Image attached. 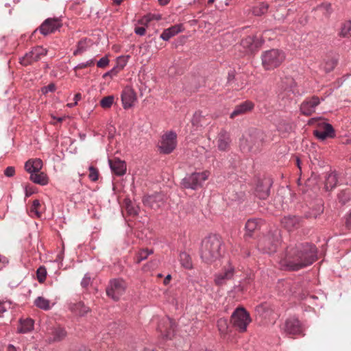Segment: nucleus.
<instances>
[{
	"label": "nucleus",
	"mask_w": 351,
	"mask_h": 351,
	"mask_svg": "<svg viewBox=\"0 0 351 351\" xmlns=\"http://www.w3.org/2000/svg\"><path fill=\"white\" fill-rule=\"evenodd\" d=\"M269 5L267 3H261L258 6L253 8V14L256 16H261L267 12Z\"/></svg>",
	"instance_id": "obj_37"
},
{
	"label": "nucleus",
	"mask_w": 351,
	"mask_h": 351,
	"mask_svg": "<svg viewBox=\"0 0 351 351\" xmlns=\"http://www.w3.org/2000/svg\"><path fill=\"white\" fill-rule=\"evenodd\" d=\"M263 138V133L261 131L254 130L241 143V146L243 147V149L246 148L248 151L256 152L261 146Z\"/></svg>",
	"instance_id": "obj_9"
},
{
	"label": "nucleus",
	"mask_w": 351,
	"mask_h": 351,
	"mask_svg": "<svg viewBox=\"0 0 351 351\" xmlns=\"http://www.w3.org/2000/svg\"><path fill=\"white\" fill-rule=\"evenodd\" d=\"M295 82L292 77H287L281 80L280 88L287 93L293 92Z\"/></svg>",
	"instance_id": "obj_31"
},
{
	"label": "nucleus",
	"mask_w": 351,
	"mask_h": 351,
	"mask_svg": "<svg viewBox=\"0 0 351 351\" xmlns=\"http://www.w3.org/2000/svg\"><path fill=\"white\" fill-rule=\"evenodd\" d=\"M218 330L222 336H225L228 333L229 325L227 319L221 318L217 321Z\"/></svg>",
	"instance_id": "obj_32"
},
{
	"label": "nucleus",
	"mask_w": 351,
	"mask_h": 351,
	"mask_svg": "<svg viewBox=\"0 0 351 351\" xmlns=\"http://www.w3.org/2000/svg\"><path fill=\"white\" fill-rule=\"evenodd\" d=\"M335 66V62L334 61H330V66L329 67H325V69L327 71H331Z\"/></svg>",
	"instance_id": "obj_62"
},
{
	"label": "nucleus",
	"mask_w": 351,
	"mask_h": 351,
	"mask_svg": "<svg viewBox=\"0 0 351 351\" xmlns=\"http://www.w3.org/2000/svg\"><path fill=\"white\" fill-rule=\"evenodd\" d=\"M35 305L43 310H49L50 308V302L43 297H38L34 301Z\"/></svg>",
	"instance_id": "obj_35"
},
{
	"label": "nucleus",
	"mask_w": 351,
	"mask_h": 351,
	"mask_svg": "<svg viewBox=\"0 0 351 351\" xmlns=\"http://www.w3.org/2000/svg\"><path fill=\"white\" fill-rule=\"evenodd\" d=\"M95 64V62L93 60H89L86 62L80 63L78 65H77L74 70L77 71L79 69H82L86 67L92 66Z\"/></svg>",
	"instance_id": "obj_47"
},
{
	"label": "nucleus",
	"mask_w": 351,
	"mask_h": 351,
	"mask_svg": "<svg viewBox=\"0 0 351 351\" xmlns=\"http://www.w3.org/2000/svg\"><path fill=\"white\" fill-rule=\"evenodd\" d=\"M11 308L10 302H1L0 301V316Z\"/></svg>",
	"instance_id": "obj_48"
},
{
	"label": "nucleus",
	"mask_w": 351,
	"mask_h": 351,
	"mask_svg": "<svg viewBox=\"0 0 351 351\" xmlns=\"http://www.w3.org/2000/svg\"><path fill=\"white\" fill-rule=\"evenodd\" d=\"M126 283L122 279H113L110 281L106 288V294L108 297L117 301L124 293Z\"/></svg>",
	"instance_id": "obj_8"
},
{
	"label": "nucleus",
	"mask_w": 351,
	"mask_h": 351,
	"mask_svg": "<svg viewBox=\"0 0 351 351\" xmlns=\"http://www.w3.org/2000/svg\"><path fill=\"white\" fill-rule=\"evenodd\" d=\"M152 21L150 16H145L138 21V23L143 25H147L148 23Z\"/></svg>",
	"instance_id": "obj_54"
},
{
	"label": "nucleus",
	"mask_w": 351,
	"mask_h": 351,
	"mask_svg": "<svg viewBox=\"0 0 351 351\" xmlns=\"http://www.w3.org/2000/svg\"><path fill=\"white\" fill-rule=\"evenodd\" d=\"M337 183V175L335 173H328L326 178L325 187L327 191L334 189Z\"/></svg>",
	"instance_id": "obj_30"
},
{
	"label": "nucleus",
	"mask_w": 351,
	"mask_h": 351,
	"mask_svg": "<svg viewBox=\"0 0 351 351\" xmlns=\"http://www.w3.org/2000/svg\"><path fill=\"white\" fill-rule=\"evenodd\" d=\"M34 328V320L32 319H25L20 320V326L18 328V332L20 333H27L30 332Z\"/></svg>",
	"instance_id": "obj_29"
},
{
	"label": "nucleus",
	"mask_w": 351,
	"mask_h": 351,
	"mask_svg": "<svg viewBox=\"0 0 351 351\" xmlns=\"http://www.w3.org/2000/svg\"><path fill=\"white\" fill-rule=\"evenodd\" d=\"M317 10L322 12L326 16H328L331 12V5L329 3H323L317 7Z\"/></svg>",
	"instance_id": "obj_44"
},
{
	"label": "nucleus",
	"mask_w": 351,
	"mask_h": 351,
	"mask_svg": "<svg viewBox=\"0 0 351 351\" xmlns=\"http://www.w3.org/2000/svg\"><path fill=\"white\" fill-rule=\"evenodd\" d=\"M262 65L265 70H271L279 66L285 59V53L279 49H273L262 53Z\"/></svg>",
	"instance_id": "obj_4"
},
{
	"label": "nucleus",
	"mask_w": 351,
	"mask_h": 351,
	"mask_svg": "<svg viewBox=\"0 0 351 351\" xmlns=\"http://www.w3.org/2000/svg\"><path fill=\"white\" fill-rule=\"evenodd\" d=\"M203 117L202 113L200 112H196L193 117L192 123L193 125H197L200 121L201 119Z\"/></svg>",
	"instance_id": "obj_50"
},
{
	"label": "nucleus",
	"mask_w": 351,
	"mask_h": 351,
	"mask_svg": "<svg viewBox=\"0 0 351 351\" xmlns=\"http://www.w3.org/2000/svg\"><path fill=\"white\" fill-rule=\"evenodd\" d=\"M47 274V273L45 267H39L36 271V276L38 282L40 283L44 282L46 280Z\"/></svg>",
	"instance_id": "obj_40"
},
{
	"label": "nucleus",
	"mask_w": 351,
	"mask_h": 351,
	"mask_svg": "<svg viewBox=\"0 0 351 351\" xmlns=\"http://www.w3.org/2000/svg\"><path fill=\"white\" fill-rule=\"evenodd\" d=\"M319 104V98L313 97L311 99H306L301 104L300 110L303 114L309 116L315 112V108Z\"/></svg>",
	"instance_id": "obj_19"
},
{
	"label": "nucleus",
	"mask_w": 351,
	"mask_h": 351,
	"mask_svg": "<svg viewBox=\"0 0 351 351\" xmlns=\"http://www.w3.org/2000/svg\"><path fill=\"white\" fill-rule=\"evenodd\" d=\"M284 331L289 335H302L303 330L300 321L295 317L287 319L283 327Z\"/></svg>",
	"instance_id": "obj_15"
},
{
	"label": "nucleus",
	"mask_w": 351,
	"mask_h": 351,
	"mask_svg": "<svg viewBox=\"0 0 351 351\" xmlns=\"http://www.w3.org/2000/svg\"><path fill=\"white\" fill-rule=\"evenodd\" d=\"M129 56H119L117 58V65L116 68L119 69V71H121L126 65L128 62V60Z\"/></svg>",
	"instance_id": "obj_43"
},
{
	"label": "nucleus",
	"mask_w": 351,
	"mask_h": 351,
	"mask_svg": "<svg viewBox=\"0 0 351 351\" xmlns=\"http://www.w3.org/2000/svg\"><path fill=\"white\" fill-rule=\"evenodd\" d=\"M125 210L130 215H136L138 209L134 206L130 201L125 202Z\"/></svg>",
	"instance_id": "obj_46"
},
{
	"label": "nucleus",
	"mask_w": 351,
	"mask_h": 351,
	"mask_svg": "<svg viewBox=\"0 0 351 351\" xmlns=\"http://www.w3.org/2000/svg\"><path fill=\"white\" fill-rule=\"evenodd\" d=\"M134 32L139 36H143L146 32V29L144 27H136Z\"/></svg>",
	"instance_id": "obj_55"
},
{
	"label": "nucleus",
	"mask_w": 351,
	"mask_h": 351,
	"mask_svg": "<svg viewBox=\"0 0 351 351\" xmlns=\"http://www.w3.org/2000/svg\"><path fill=\"white\" fill-rule=\"evenodd\" d=\"M316 259V247L308 243H301L289 246L280 264L285 269L297 271L311 265Z\"/></svg>",
	"instance_id": "obj_1"
},
{
	"label": "nucleus",
	"mask_w": 351,
	"mask_h": 351,
	"mask_svg": "<svg viewBox=\"0 0 351 351\" xmlns=\"http://www.w3.org/2000/svg\"><path fill=\"white\" fill-rule=\"evenodd\" d=\"M176 145L177 134L173 132H169L162 136L159 149L164 154H169L173 151Z\"/></svg>",
	"instance_id": "obj_10"
},
{
	"label": "nucleus",
	"mask_w": 351,
	"mask_h": 351,
	"mask_svg": "<svg viewBox=\"0 0 351 351\" xmlns=\"http://www.w3.org/2000/svg\"><path fill=\"white\" fill-rule=\"evenodd\" d=\"M67 332L64 328L60 326H56L49 332L48 340L50 343L62 341L66 337Z\"/></svg>",
	"instance_id": "obj_24"
},
{
	"label": "nucleus",
	"mask_w": 351,
	"mask_h": 351,
	"mask_svg": "<svg viewBox=\"0 0 351 351\" xmlns=\"http://www.w3.org/2000/svg\"><path fill=\"white\" fill-rule=\"evenodd\" d=\"M43 167V161L39 158L29 159L25 164V170L31 173L30 180L34 183L46 185L48 178L45 173L40 172Z\"/></svg>",
	"instance_id": "obj_3"
},
{
	"label": "nucleus",
	"mask_w": 351,
	"mask_h": 351,
	"mask_svg": "<svg viewBox=\"0 0 351 351\" xmlns=\"http://www.w3.org/2000/svg\"><path fill=\"white\" fill-rule=\"evenodd\" d=\"M346 226L348 229L351 230V213L346 217Z\"/></svg>",
	"instance_id": "obj_58"
},
{
	"label": "nucleus",
	"mask_w": 351,
	"mask_h": 351,
	"mask_svg": "<svg viewBox=\"0 0 351 351\" xmlns=\"http://www.w3.org/2000/svg\"><path fill=\"white\" fill-rule=\"evenodd\" d=\"M56 89V86L53 84H49L48 86H45L44 88V90H43L45 93H47V92H53Z\"/></svg>",
	"instance_id": "obj_56"
},
{
	"label": "nucleus",
	"mask_w": 351,
	"mask_h": 351,
	"mask_svg": "<svg viewBox=\"0 0 351 351\" xmlns=\"http://www.w3.org/2000/svg\"><path fill=\"white\" fill-rule=\"evenodd\" d=\"M183 28L181 24L173 25L165 29L160 35V38L164 40H169L171 38L178 33L182 32Z\"/></svg>",
	"instance_id": "obj_27"
},
{
	"label": "nucleus",
	"mask_w": 351,
	"mask_h": 351,
	"mask_svg": "<svg viewBox=\"0 0 351 351\" xmlns=\"http://www.w3.org/2000/svg\"><path fill=\"white\" fill-rule=\"evenodd\" d=\"M15 173V169L13 167H8L5 171L4 174L7 177H12Z\"/></svg>",
	"instance_id": "obj_53"
},
{
	"label": "nucleus",
	"mask_w": 351,
	"mask_h": 351,
	"mask_svg": "<svg viewBox=\"0 0 351 351\" xmlns=\"http://www.w3.org/2000/svg\"><path fill=\"white\" fill-rule=\"evenodd\" d=\"M109 64V59L107 56L101 58L97 63L99 68H105Z\"/></svg>",
	"instance_id": "obj_49"
},
{
	"label": "nucleus",
	"mask_w": 351,
	"mask_h": 351,
	"mask_svg": "<svg viewBox=\"0 0 351 351\" xmlns=\"http://www.w3.org/2000/svg\"><path fill=\"white\" fill-rule=\"evenodd\" d=\"M90 282V278L89 277L85 276L82 279L81 285L82 287H86L89 285Z\"/></svg>",
	"instance_id": "obj_57"
},
{
	"label": "nucleus",
	"mask_w": 351,
	"mask_h": 351,
	"mask_svg": "<svg viewBox=\"0 0 351 351\" xmlns=\"http://www.w3.org/2000/svg\"><path fill=\"white\" fill-rule=\"evenodd\" d=\"M234 270L232 268H228L224 271L219 273L215 276V282L217 286H223L226 284L228 280L232 278Z\"/></svg>",
	"instance_id": "obj_26"
},
{
	"label": "nucleus",
	"mask_w": 351,
	"mask_h": 351,
	"mask_svg": "<svg viewBox=\"0 0 351 351\" xmlns=\"http://www.w3.org/2000/svg\"><path fill=\"white\" fill-rule=\"evenodd\" d=\"M180 261L182 267L186 269L192 268V261L190 256L186 252H181L180 254Z\"/></svg>",
	"instance_id": "obj_33"
},
{
	"label": "nucleus",
	"mask_w": 351,
	"mask_h": 351,
	"mask_svg": "<svg viewBox=\"0 0 351 351\" xmlns=\"http://www.w3.org/2000/svg\"><path fill=\"white\" fill-rule=\"evenodd\" d=\"M69 308L73 313L79 316H84L90 311L89 308L82 302L71 303Z\"/></svg>",
	"instance_id": "obj_28"
},
{
	"label": "nucleus",
	"mask_w": 351,
	"mask_h": 351,
	"mask_svg": "<svg viewBox=\"0 0 351 351\" xmlns=\"http://www.w3.org/2000/svg\"><path fill=\"white\" fill-rule=\"evenodd\" d=\"M232 326L240 332H244L252 322L250 314L242 307L237 308L231 316Z\"/></svg>",
	"instance_id": "obj_5"
},
{
	"label": "nucleus",
	"mask_w": 351,
	"mask_h": 351,
	"mask_svg": "<svg viewBox=\"0 0 351 351\" xmlns=\"http://www.w3.org/2000/svg\"><path fill=\"white\" fill-rule=\"evenodd\" d=\"M267 308V304H261L256 307V311L261 313Z\"/></svg>",
	"instance_id": "obj_60"
},
{
	"label": "nucleus",
	"mask_w": 351,
	"mask_h": 351,
	"mask_svg": "<svg viewBox=\"0 0 351 351\" xmlns=\"http://www.w3.org/2000/svg\"><path fill=\"white\" fill-rule=\"evenodd\" d=\"M350 198L351 192L349 189L343 190L338 194V199L343 204L348 202Z\"/></svg>",
	"instance_id": "obj_38"
},
{
	"label": "nucleus",
	"mask_w": 351,
	"mask_h": 351,
	"mask_svg": "<svg viewBox=\"0 0 351 351\" xmlns=\"http://www.w3.org/2000/svg\"><path fill=\"white\" fill-rule=\"evenodd\" d=\"M175 322L171 318L167 317L162 318L158 325V331L163 339H171L174 335Z\"/></svg>",
	"instance_id": "obj_12"
},
{
	"label": "nucleus",
	"mask_w": 351,
	"mask_h": 351,
	"mask_svg": "<svg viewBox=\"0 0 351 351\" xmlns=\"http://www.w3.org/2000/svg\"><path fill=\"white\" fill-rule=\"evenodd\" d=\"M230 136L226 130H221L217 138V146L220 151H227L230 148Z\"/></svg>",
	"instance_id": "obj_22"
},
{
	"label": "nucleus",
	"mask_w": 351,
	"mask_h": 351,
	"mask_svg": "<svg viewBox=\"0 0 351 351\" xmlns=\"http://www.w3.org/2000/svg\"><path fill=\"white\" fill-rule=\"evenodd\" d=\"M81 99H82L81 93H77L75 95V97H74L75 102L77 103V101H80Z\"/></svg>",
	"instance_id": "obj_64"
},
{
	"label": "nucleus",
	"mask_w": 351,
	"mask_h": 351,
	"mask_svg": "<svg viewBox=\"0 0 351 351\" xmlns=\"http://www.w3.org/2000/svg\"><path fill=\"white\" fill-rule=\"evenodd\" d=\"M280 243V234L278 230H275L266 237L259 241L258 246L267 253L276 252L277 247Z\"/></svg>",
	"instance_id": "obj_7"
},
{
	"label": "nucleus",
	"mask_w": 351,
	"mask_h": 351,
	"mask_svg": "<svg viewBox=\"0 0 351 351\" xmlns=\"http://www.w3.org/2000/svg\"><path fill=\"white\" fill-rule=\"evenodd\" d=\"M281 223L288 231H293L300 226V219L296 216H287L282 219Z\"/></svg>",
	"instance_id": "obj_23"
},
{
	"label": "nucleus",
	"mask_w": 351,
	"mask_h": 351,
	"mask_svg": "<svg viewBox=\"0 0 351 351\" xmlns=\"http://www.w3.org/2000/svg\"><path fill=\"white\" fill-rule=\"evenodd\" d=\"M119 72V69L114 66L110 71H109L108 72L106 73L103 75V77L106 78L107 76H110V77H113L114 76L117 75Z\"/></svg>",
	"instance_id": "obj_51"
},
{
	"label": "nucleus",
	"mask_w": 351,
	"mask_h": 351,
	"mask_svg": "<svg viewBox=\"0 0 351 351\" xmlns=\"http://www.w3.org/2000/svg\"><path fill=\"white\" fill-rule=\"evenodd\" d=\"M61 26L62 22L59 18H48L40 25L39 29L42 34L47 36L54 33Z\"/></svg>",
	"instance_id": "obj_14"
},
{
	"label": "nucleus",
	"mask_w": 351,
	"mask_h": 351,
	"mask_svg": "<svg viewBox=\"0 0 351 351\" xmlns=\"http://www.w3.org/2000/svg\"><path fill=\"white\" fill-rule=\"evenodd\" d=\"M7 351H21L19 348H16L12 344H9L7 347Z\"/></svg>",
	"instance_id": "obj_59"
},
{
	"label": "nucleus",
	"mask_w": 351,
	"mask_h": 351,
	"mask_svg": "<svg viewBox=\"0 0 351 351\" xmlns=\"http://www.w3.org/2000/svg\"><path fill=\"white\" fill-rule=\"evenodd\" d=\"M121 101L125 109L131 108L136 100V95L134 90L130 87H125L121 93Z\"/></svg>",
	"instance_id": "obj_17"
},
{
	"label": "nucleus",
	"mask_w": 351,
	"mask_h": 351,
	"mask_svg": "<svg viewBox=\"0 0 351 351\" xmlns=\"http://www.w3.org/2000/svg\"><path fill=\"white\" fill-rule=\"evenodd\" d=\"M41 204L38 199L34 200L32 205L30 208V212L36 215L37 217H41V211H40Z\"/></svg>",
	"instance_id": "obj_41"
},
{
	"label": "nucleus",
	"mask_w": 351,
	"mask_h": 351,
	"mask_svg": "<svg viewBox=\"0 0 351 351\" xmlns=\"http://www.w3.org/2000/svg\"><path fill=\"white\" fill-rule=\"evenodd\" d=\"M109 165L111 171L118 176H123L126 172V164L125 161L115 158L109 160Z\"/></svg>",
	"instance_id": "obj_21"
},
{
	"label": "nucleus",
	"mask_w": 351,
	"mask_h": 351,
	"mask_svg": "<svg viewBox=\"0 0 351 351\" xmlns=\"http://www.w3.org/2000/svg\"><path fill=\"white\" fill-rule=\"evenodd\" d=\"M209 175L208 171L191 173L182 180L181 184L184 189L197 190L202 186L203 182L208 178Z\"/></svg>",
	"instance_id": "obj_6"
},
{
	"label": "nucleus",
	"mask_w": 351,
	"mask_h": 351,
	"mask_svg": "<svg viewBox=\"0 0 351 351\" xmlns=\"http://www.w3.org/2000/svg\"><path fill=\"white\" fill-rule=\"evenodd\" d=\"M84 43L83 41H80L78 43L77 48V49L73 53V54L75 56H77L78 54L82 53L85 50V48L84 47Z\"/></svg>",
	"instance_id": "obj_52"
},
{
	"label": "nucleus",
	"mask_w": 351,
	"mask_h": 351,
	"mask_svg": "<svg viewBox=\"0 0 351 351\" xmlns=\"http://www.w3.org/2000/svg\"><path fill=\"white\" fill-rule=\"evenodd\" d=\"M339 35L343 37L351 36V21H346L342 24Z\"/></svg>",
	"instance_id": "obj_36"
},
{
	"label": "nucleus",
	"mask_w": 351,
	"mask_h": 351,
	"mask_svg": "<svg viewBox=\"0 0 351 351\" xmlns=\"http://www.w3.org/2000/svg\"><path fill=\"white\" fill-rule=\"evenodd\" d=\"M152 253V250H148L147 249L141 250L136 256L135 260L136 263H140L141 261L146 259L148 256Z\"/></svg>",
	"instance_id": "obj_42"
},
{
	"label": "nucleus",
	"mask_w": 351,
	"mask_h": 351,
	"mask_svg": "<svg viewBox=\"0 0 351 351\" xmlns=\"http://www.w3.org/2000/svg\"><path fill=\"white\" fill-rule=\"evenodd\" d=\"M150 18L152 19V20L159 21L161 19L162 17L159 14H153V15L150 16Z\"/></svg>",
	"instance_id": "obj_63"
},
{
	"label": "nucleus",
	"mask_w": 351,
	"mask_h": 351,
	"mask_svg": "<svg viewBox=\"0 0 351 351\" xmlns=\"http://www.w3.org/2000/svg\"><path fill=\"white\" fill-rule=\"evenodd\" d=\"M262 44V39L256 35L247 36L241 41V45L250 52L258 49Z\"/></svg>",
	"instance_id": "obj_16"
},
{
	"label": "nucleus",
	"mask_w": 351,
	"mask_h": 351,
	"mask_svg": "<svg viewBox=\"0 0 351 351\" xmlns=\"http://www.w3.org/2000/svg\"><path fill=\"white\" fill-rule=\"evenodd\" d=\"M313 134L318 139L322 141L328 138H333L335 136V132L332 125L324 121H319Z\"/></svg>",
	"instance_id": "obj_13"
},
{
	"label": "nucleus",
	"mask_w": 351,
	"mask_h": 351,
	"mask_svg": "<svg viewBox=\"0 0 351 351\" xmlns=\"http://www.w3.org/2000/svg\"><path fill=\"white\" fill-rule=\"evenodd\" d=\"M271 183L269 180H264L259 182L256 187V195L260 199H265L270 194Z\"/></svg>",
	"instance_id": "obj_20"
},
{
	"label": "nucleus",
	"mask_w": 351,
	"mask_h": 351,
	"mask_svg": "<svg viewBox=\"0 0 351 351\" xmlns=\"http://www.w3.org/2000/svg\"><path fill=\"white\" fill-rule=\"evenodd\" d=\"M253 108L254 104L252 102L249 101H244L235 107L234 110L230 114V118L234 119L238 116L243 115L251 111L253 109Z\"/></svg>",
	"instance_id": "obj_25"
},
{
	"label": "nucleus",
	"mask_w": 351,
	"mask_h": 351,
	"mask_svg": "<svg viewBox=\"0 0 351 351\" xmlns=\"http://www.w3.org/2000/svg\"><path fill=\"white\" fill-rule=\"evenodd\" d=\"M163 201L164 197L160 193L146 195L143 199L145 206L155 210L159 208L162 206Z\"/></svg>",
	"instance_id": "obj_18"
},
{
	"label": "nucleus",
	"mask_w": 351,
	"mask_h": 351,
	"mask_svg": "<svg viewBox=\"0 0 351 351\" xmlns=\"http://www.w3.org/2000/svg\"><path fill=\"white\" fill-rule=\"evenodd\" d=\"M98 177H99L98 170L96 168H95L94 167L90 166L89 167V174H88V178H90V180L93 182H95L98 180Z\"/></svg>",
	"instance_id": "obj_45"
},
{
	"label": "nucleus",
	"mask_w": 351,
	"mask_h": 351,
	"mask_svg": "<svg viewBox=\"0 0 351 351\" xmlns=\"http://www.w3.org/2000/svg\"><path fill=\"white\" fill-rule=\"evenodd\" d=\"M171 279V275H169H169H167V276L165 277V278L164 279V280H163V284H164L165 285H167L169 283V282H170Z\"/></svg>",
	"instance_id": "obj_61"
},
{
	"label": "nucleus",
	"mask_w": 351,
	"mask_h": 351,
	"mask_svg": "<svg viewBox=\"0 0 351 351\" xmlns=\"http://www.w3.org/2000/svg\"><path fill=\"white\" fill-rule=\"evenodd\" d=\"M114 97L113 95L104 97L100 101V105L103 108H109L114 103Z\"/></svg>",
	"instance_id": "obj_39"
},
{
	"label": "nucleus",
	"mask_w": 351,
	"mask_h": 351,
	"mask_svg": "<svg viewBox=\"0 0 351 351\" xmlns=\"http://www.w3.org/2000/svg\"><path fill=\"white\" fill-rule=\"evenodd\" d=\"M47 54V50L40 47H34L30 51L27 53L20 59V63L23 66H27L34 62L38 61L41 58Z\"/></svg>",
	"instance_id": "obj_11"
},
{
	"label": "nucleus",
	"mask_w": 351,
	"mask_h": 351,
	"mask_svg": "<svg viewBox=\"0 0 351 351\" xmlns=\"http://www.w3.org/2000/svg\"><path fill=\"white\" fill-rule=\"evenodd\" d=\"M221 240L219 236L213 234L204 239L200 247L202 259L207 263H212L221 256Z\"/></svg>",
	"instance_id": "obj_2"
},
{
	"label": "nucleus",
	"mask_w": 351,
	"mask_h": 351,
	"mask_svg": "<svg viewBox=\"0 0 351 351\" xmlns=\"http://www.w3.org/2000/svg\"><path fill=\"white\" fill-rule=\"evenodd\" d=\"M261 220L256 219H249L245 224V229L249 233H252L260 227Z\"/></svg>",
	"instance_id": "obj_34"
}]
</instances>
